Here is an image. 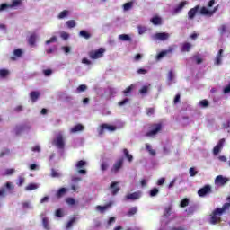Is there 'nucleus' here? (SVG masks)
Masks as SVG:
<instances>
[{
    "mask_svg": "<svg viewBox=\"0 0 230 230\" xmlns=\"http://www.w3.org/2000/svg\"><path fill=\"white\" fill-rule=\"evenodd\" d=\"M124 155L125 157H127L128 161L129 163H132V161H134V156L130 155V153L128 151V149H124Z\"/></svg>",
    "mask_w": 230,
    "mask_h": 230,
    "instance_id": "f704fd0d",
    "label": "nucleus"
},
{
    "mask_svg": "<svg viewBox=\"0 0 230 230\" xmlns=\"http://www.w3.org/2000/svg\"><path fill=\"white\" fill-rule=\"evenodd\" d=\"M28 42L30 46H35V42H37V34H31L28 39Z\"/></svg>",
    "mask_w": 230,
    "mask_h": 230,
    "instance_id": "bb28decb",
    "label": "nucleus"
},
{
    "mask_svg": "<svg viewBox=\"0 0 230 230\" xmlns=\"http://www.w3.org/2000/svg\"><path fill=\"white\" fill-rule=\"evenodd\" d=\"M42 225H43L44 229H46V230L51 229V227L49 226V219L48 217L42 218Z\"/></svg>",
    "mask_w": 230,
    "mask_h": 230,
    "instance_id": "c85d7f7f",
    "label": "nucleus"
},
{
    "mask_svg": "<svg viewBox=\"0 0 230 230\" xmlns=\"http://www.w3.org/2000/svg\"><path fill=\"white\" fill-rule=\"evenodd\" d=\"M119 184V181H113L111 183L109 190H111V195H118V193H119V190H121L119 188V186H118Z\"/></svg>",
    "mask_w": 230,
    "mask_h": 230,
    "instance_id": "ddd939ff",
    "label": "nucleus"
},
{
    "mask_svg": "<svg viewBox=\"0 0 230 230\" xmlns=\"http://www.w3.org/2000/svg\"><path fill=\"white\" fill-rule=\"evenodd\" d=\"M123 163H125V158L123 157L119 158L113 164V166L111 169V173H118V172H119V170L123 168Z\"/></svg>",
    "mask_w": 230,
    "mask_h": 230,
    "instance_id": "423d86ee",
    "label": "nucleus"
},
{
    "mask_svg": "<svg viewBox=\"0 0 230 230\" xmlns=\"http://www.w3.org/2000/svg\"><path fill=\"white\" fill-rule=\"evenodd\" d=\"M116 126L109 125L107 123H103L100 126L99 134L100 136L104 134V130H109V132H114L116 130Z\"/></svg>",
    "mask_w": 230,
    "mask_h": 230,
    "instance_id": "1a4fd4ad",
    "label": "nucleus"
},
{
    "mask_svg": "<svg viewBox=\"0 0 230 230\" xmlns=\"http://www.w3.org/2000/svg\"><path fill=\"white\" fill-rule=\"evenodd\" d=\"M132 89H134V84H131L130 86L127 87L123 91V94H125L126 96H128V94H130V93H132Z\"/></svg>",
    "mask_w": 230,
    "mask_h": 230,
    "instance_id": "a19ab883",
    "label": "nucleus"
},
{
    "mask_svg": "<svg viewBox=\"0 0 230 230\" xmlns=\"http://www.w3.org/2000/svg\"><path fill=\"white\" fill-rule=\"evenodd\" d=\"M190 205V199L188 198L183 199L181 203H180V207L181 208H186L187 206Z\"/></svg>",
    "mask_w": 230,
    "mask_h": 230,
    "instance_id": "4c0bfd02",
    "label": "nucleus"
},
{
    "mask_svg": "<svg viewBox=\"0 0 230 230\" xmlns=\"http://www.w3.org/2000/svg\"><path fill=\"white\" fill-rule=\"evenodd\" d=\"M66 204H68L69 206H75L76 204V201L73 198H67Z\"/></svg>",
    "mask_w": 230,
    "mask_h": 230,
    "instance_id": "de8ad7c7",
    "label": "nucleus"
},
{
    "mask_svg": "<svg viewBox=\"0 0 230 230\" xmlns=\"http://www.w3.org/2000/svg\"><path fill=\"white\" fill-rule=\"evenodd\" d=\"M132 6H134V2H128L123 4V8L125 12H128V10H131Z\"/></svg>",
    "mask_w": 230,
    "mask_h": 230,
    "instance_id": "c9c22d12",
    "label": "nucleus"
},
{
    "mask_svg": "<svg viewBox=\"0 0 230 230\" xmlns=\"http://www.w3.org/2000/svg\"><path fill=\"white\" fill-rule=\"evenodd\" d=\"M27 191H31L33 190H37V185L35 183H30L27 187H25Z\"/></svg>",
    "mask_w": 230,
    "mask_h": 230,
    "instance_id": "c03bdc74",
    "label": "nucleus"
},
{
    "mask_svg": "<svg viewBox=\"0 0 230 230\" xmlns=\"http://www.w3.org/2000/svg\"><path fill=\"white\" fill-rule=\"evenodd\" d=\"M66 193H67V189L66 188H60L57 193H56V197L57 199H62V197H64V195H66Z\"/></svg>",
    "mask_w": 230,
    "mask_h": 230,
    "instance_id": "5701e85b",
    "label": "nucleus"
},
{
    "mask_svg": "<svg viewBox=\"0 0 230 230\" xmlns=\"http://www.w3.org/2000/svg\"><path fill=\"white\" fill-rule=\"evenodd\" d=\"M146 149L151 155H155V150L152 149V146H150V144H146Z\"/></svg>",
    "mask_w": 230,
    "mask_h": 230,
    "instance_id": "ea45409f",
    "label": "nucleus"
},
{
    "mask_svg": "<svg viewBox=\"0 0 230 230\" xmlns=\"http://www.w3.org/2000/svg\"><path fill=\"white\" fill-rule=\"evenodd\" d=\"M224 143H226V138H221L217 145L213 148L214 155H218L220 154L222 148H224Z\"/></svg>",
    "mask_w": 230,
    "mask_h": 230,
    "instance_id": "f8f14e48",
    "label": "nucleus"
},
{
    "mask_svg": "<svg viewBox=\"0 0 230 230\" xmlns=\"http://www.w3.org/2000/svg\"><path fill=\"white\" fill-rule=\"evenodd\" d=\"M151 22L155 24V26H157L159 24H162L163 21L161 20V17L155 16L151 19Z\"/></svg>",
    "mask_w": 230,
    "mask_h": 230,
    "instance_id": "c756f323",
    "label": "nucleus"
},
{
    "mask_svg": "<svg viewBox=\"0 0 230 230\" xmlns=\"http://www.w3.org/2000/svg\"><path fill=\"white\" fill-rule=\"evenodd\" d=\"M8 8H10V4H0V12H4V10H8Z\"/></svg>",
    "mask_w": 230,
    "mask_h": 230,
    "instance_id": "8fccbe9b",
    "label": "nucleus"
},
{
    "mask_svg": "<svg viewBox=\"0 0 230 230\" xmlns=\"http://www.w3.org/2000/svg\"><path fill=\"white\" fill-rule=\"evenodd\" d=\"M13 57L10 58V59L13 61V62H15V60H17V58H21V57H22V55H24V51H22V49H15L13 50Z\"/></svg>",
    "mask_w": 230,
    "mask_h": 230,
    "instance_id": "2eb2a0df",
    "label": "nucleus"
},
{
    "mask_svg": "<svg viewBox=\"0 0 230 230\" xmlns=\"http://www.w3.org/2000/svg\"><path fill=\"white\" fill-rule=\"evenodd\" d=\"M68 15H69V11L64 10L59 13V14L58 15V19H66V17H67Z\"/></svg>",
    "mask_w": 230,
    "mask_h": 230,
    "instance_id": "72a5a7b5",
    "label": "nucleus"
},
{
    "mask_svg": "<svg viewBox=\"0 0 230 230\" xmlns=\"http://www.w3.org/2000/svg\"><path fill=\"white\" fill-rule=\"evenodd\" d=\"M13 187L12 186L11 182H6L2 188H0V197L4 198L6 197V190L12 191Z\"/></svg>",
    "mask_w": 230,
    "mask_h": 230,
    "instance_id": "4468645a",
    "label": "nucleus"
},
{
    "mask_svg": "<svg viewBox=\"0 0 230 230\" xmlns=\"http://www.w3.org/2000/svg\"><path fill=\"white\" fill-rule=\"evenodd\" d=\"M67 28H75L76 26V22L75 20H70L66 22Z\"/></svg>",
    "mask_w": 230,
    "mask_h": 230,
    "instance_id": "37998d69",
    "label": "nucleus"
},
{
    "mask_svg": "<svg viewBox=\"0 0 230 230\" xmlns=\"http://www.w3.org/2000/svg\"><path fill=\"white\" fill-rule=\"evenodd\" d=\"M53 42H57V36L51 37L49 40L46 41V44H51Z\"/></svg>",
    "mask_w": 230,
    "mask_h": 230,
    "instance_id": "774afa93",
    "label": "nucleus"
},
{
    "mask_svg": "<svg viewBox=\"0 0 230 230\" xmlns=\"http://www.w3.org/2000/svg\"><path fill=\"white\" fill-rule=\"evenodd\" d=\"M227 182H229V178L224 177L223 175H218L215 179L216 186H225Z\"/></svg>",
    "mask_w": 230,
    "mask_h": 230,
    "instance_id": "9d476101",
    "label": "nucleus"
},
{
    "mask_svg": "<svg viewBox=\"0 0 230 230\" xmlns=\"http://www.w3.org/2000/svg\"><path fill=\"white\" fill-rule=\"evenodd\" d=\"M189 173H190V177H195V175H197V171H195V168L190 167L189 170Z\"/></svg>",
    "mask_w": 230,
    "mask_h": 230,
    "instance_id": "5fc2aeb1",
    "label": "nucleus"
},
{
    "mask_svg": "<svg viewBox=\"0 0 230 230\" xmlns=\"http://www.w3.org/2000/svg\"><path fill=\"white\" fill-rule=\"evenodd\" d=\"M128 102H130V99L126 98L124 100H122L121 102H119V107H122V105H126V103H128Z\"/></svg>",
    "mask_w": 230,
    "mask_h": 230,
    "instance_id": "338daca9",
    "label": "nucleus"
},
{
    "mask_svg": "<svg viewBox=\"0 0 230 230\" xmlns=\"http://www.w3.org/2000/svg\"><path fill=\"white\" fill-rule=\"evenodd\" d=\"M201 9L202 8H200V5H196L194 8L190 9L188 12V19L190 21H193L197 15V13L200 12Z\"/></svg>",
    "mask_w": 230,
    "mask_h": 230,
    "instance_id": "9b49d317",
    "label": "nucleus"
},
{
    "mask_svg": "<svg viewBox=\"0 0 230 230\" xmlns=\"http://www.w3.org/2000/svg\"><path fill=\"white\" fill-rule=\"evenodd\" d=\"M119 40H122V42H131L132 38L128 34H120L119 35Z\"/></svg>",
    "mask_w": 230,
    "mask_h": 230,
    "instance_id": "a878e982",
    "label": "nucleus"
},
{
    "mask_svg": "<svg viewBox=\"0 0 230 230\" xmlns=\"http://www.w3.org/2000/svg\"><path fill=\"white\" fill-rule=\"evenodd\" d=\"M158 194H159V189L157 188H153L149 192L150 197H156V195Z\"/></svg>",
    "mask_w": 230,
    "mask_h": 230,
    "instance_id": "79ce46f5",
    "label": "nucleus"
},
{
    "mask_svg": "<svg viewBox=\"0 0 230 230\" xmlns=\"http://www.w3.org/2000/svg\"><path fill=\"white\" fill-rule=\"evenodd\" d=\"M43 75L45 76H51V75H53V70L52 69H46L43 70Z\"/></svg>",
    "mask_w": 230,
    "mask_h": 230,
    "instance_id": "864d4df0",
    "label": "nucleus"
},
{
    "mask_svg": "<svg viewBox=\"0 0 230 230\" xmlns=\"http://www.w3.org/2000/svg\"><path fill=\"white\" fill-rule=\"evenodd\" d=\"M40 96V93H39L37 91H32L30 93V98H31L32 103H35V102H37L39 100Z\"/></svg>",
    "mask_w": 230,
    "mask_h": 230,
    "instance_id": "412c9836",
    "label": "nucleus"
},
{
    "mask_svg": "<svg viewBox=\"0 0 230 230\" xmlns=\"http://www.w3.org/2000/svg\"><path fill=\"white\" fill-rule=\"evenodd\" d=\"M173 51H175V46H171V47L168 48V49L161 51L157 55V59L161 60V58H163L164 57H166V55H168L170 53H173Z\"/></svg>",
    "mask_w": 230,
    "mask_h": 230,
    "instance_id": "dca6fc26",
    "label": "nucleus"
},
{
    "mask_svg": "<svg viewBox=\"0 0 230 230\" xmlns=\"http://www.w3.org/2000/svg\"><path fill=\"white\" fill-rule=\"evenodd\" d=\"M56 217H58V218H62V217H64V213L62 212V209L56 210Z\"/></svg>",
    "mask_w": 230,
    "mask_h": 230,
    "instance_id": "052dcab7",
    "label": "nucleus"
},
{
    "mask_svg": "<svg viewBox=\"0 0 230 230\" xmlns=\"http://www.w3.org/2000/svg\"><path fill=\"white\" fill-rule=\"evenodd\" d=\"M79 37H82L83 39H85L86 40H89L91 39L92 35L89 31L85 30H82L79 32Z\"/></svg>",
    "mask_w": 230,
    "mask_h": 230,
    "instance_id": "b1692460",
    "label": "nucleus"
},
{
    "mask_svg": "<svg viewBox=\"0 0 230 230\" xmlns=\"http://www.w3.org/2000/svg\"><path fill=\"white\" fill-rule=\"evenodd\" d=\"M84 130V125L77 124L74 128H71V132L75 134V132H82Z\"/></svg>",
    "mask_w": 230,
    "mask_h": 230,
    "instance_id": "cd10ccee",
    "label": "nucleus"
},
{
    "mask_svg": "<svg viewBox=\"0 0 230 230\" xmlns=\"http://www.w3.org/2000/svg\"><path fill=\"white\" fill-rule=\"evenodd\" d=\"M84 91H87V85L81 84L77 87V93H84Z\"/></svg>",
    "mask_w": 230,
    "mask_h": 230,
    "instance_id": "49530a36",
    "label": "nucleus"
},
{
    "mask_svg": "<svg viewBox=\"0 0 230 230\" xmlns=\"http://www.w3.org/2000/svg\"><path fill=\"white\" fill-rule=\"evenodd\" d=\"M141 197V192H133L126 195L125 200H137Z\"/></svg>",
    "mask_w": 230,
    "mask_h": 230,
    "instance_id": "f3484780",
    "label": "nucleus"
},
{
    "mask_svg": "<svg viewBox=\"0 0 230 230\" xmlns=\"http://www.w3.org/2000/svg\"><path fill=\"white\" fill-rule=\"evenodd\" d=\"M228 203H225L221 208H216L210 217V224L216 225L220 224L222 222V215L227 211L230 208V196L227 198Z\"/></svg>",
    "mask_w": 230,
    "mask_h": 230,
    "instance_id": "f257e3e1",
    "label": "nucleus"
},
{
    "mask_svg": "<svg viewBox=\"0 0 230 230\" xmlns=\"http://www.w3.org/2000/svg\"><path fill=\"white\" fill-rule=\"evenodd\" d=\"M154 112H155V110L154 108H147L146 109L147 116H152V114H154Z\"/></svg>",
    "mask_w": 230,
    "mask_h": 230,
    "instance_id": "680f3d73",
    "label": "nucleus"
},
{
    "mask_svg": "<svg viewBox=\"0 0 230 230\" xmlns=\"http://www.w3.org/2000/svg\"><path fill=\"white\" fill-rule=\"evenodd\" d=\"M173 78H174L173 71L170 70L169 73H168V80H169V82H172Z\"/></svg>",
    "mask_w": 230,
    "mask_h": 230,
    "instance_id": "69168bd1",
    "label": "nucleus"
},
{
    "mask_svg": "<svg viewBox=\"0 0 230 230\" xmlns=\"http://www.w3.org/2000/svg\"><path fill=\"white\" fill-rule=\"evenodd\" d=\"M53 145L57 146L59 150H64L66 146V142L64 141V136L62 134H58L57 137L53 140Z\"/></svg>",
    "mask_w": 230,
    "mask_h": 230,
    "instance_id": "39448f33",
    "label": "nucleus"
},
{
    "mask_svg": "<svg viewBox=\"0 0 230 230\" xmlns=\"http://www.w3.org/2000/svg\"><path fill=\"white\" fill-rule=\"evenodd\" d=\"M199 105H201V107H209V102H208V100L204 99V100L200 101Z\"/></svg>",
    "mask_w": 230,
    "mask_h": 230,
    "instance_id": "603ef678",
    "label": "nucleus"
},
{
    "mask_svg": "<svg viewBox=\"0 0 230 230\" xmlns=\"http://www.w3.org/2000/svg\"><path fill=\"white\" fill-rule=\"evenodd\" d=\"M223 93L225 94H229V93H230V82L226 86H225V88L223 89Z\"/></svg>",
    "mask_w": 230,
    "mask_h": 230,
    "instance_id": "13d9d810",
    "label": "nucleus"
},
{
    "mask_svg": "<svg viewBox=\"0 0 230 230\" xmlns=\"http://www.w3.org/2000/svg\"><path fill=\"white\" fill-rule=\"evenodd\" d=\"M104 54H105V49L104 48H100L96 50H92L88 53L89 58L92 60H98V58H102Z\"/></svg>",
    "mask_w": 230,
    "mask_h": 230,
    "instance_id": "7ed1b4c3",
    "label": "nucleus"
},
{
    "mask_svg": "<svg viewBox=\"0 0 230 230\" xmlns=\"http://www.w3.org/2000/svg\"><path fill=\"white\" fill-rule=\"evenodd\" d=\"M218 11V5L215 6L213 10L208 9V7L203 6L201 7L199 13L200 15H205L206 17H213L215 13Z\"/></svg>",
    "mask_w": 230,
    "mask_h": 230,
    "instance_id": "20e7f679",
    "label": "nucleus"
},
{
    "mask_svg": "<svg viewBox=\"0 0 230 230\" xmlns=\"http://www.w3.org/2000/svg\"><path fill=\"white\" fill-rule=\"evenodd\" d=\"M145 31H146V27L138 26V33H139V35H143V33H145Z\"/></svg>",
    "mask_w": 230,
    "mask_h": 230,
    "instance_id": "e2e57ef3",
    "label": "nucleus"
},
{
    "mask_svg": "<svg viewBox=\"0 0 230 230\" xmlns=\"http://www.w3.org/2000/svg\"><path fill=\"white\" fill-rule=\"evenodd\" d=\"M137 213V207H132L127 213V217H134Z\"/></svg>",
    "mask_w": 230,
    "mask_h": 230,
    "instance_id": "7c9ffc66",
    "label": "nucleus"
},
{
    "mask_svg": "<svg viewBox=\"0 0 230 230\" xmlns=\"http://www.w3.org/2000/svg\"><path fill=\"white\" fill-rule=\"evenodd\" d=\"M186 4H188V2L186 1L181 2L178 4V6L174 8V13H179V12H181L184 8V6H186Z\"/></svg>",
    "mask_w": 230,
    "mask_h": 230,
    "instance_id": "393cba45",
    "label": "nucleus"
},
{
    "mask_svg": "<svg viewBox=\"0 0 230 230\" xmlns=\"http://www.w3.org/2000/svg\"><path fill=\"white\" fill-rule=\"evenodd\" d=\"M149 130L146 133V137H152L154 136H157L161 130H163V124L162 123H152L148 125Z\"/></svg>",
    "mask_w": 230,
    "mask_h": 230,
    "instance_id": "f03ea898",
    "label": "nucleus"
},
{
    "mask_svg": "<svg viewBox=\"0 0 230 230\" xmlns=\"http://www.w3.org/2000/svg\"><path fill=\"white\" fill-rule=\"evenodd\" d=\"M10 75V71L6 69H0V78H6Z\"/></svg>",
    "mask_w": 230,
    "mask_h": 230,
    "instance_id": "58836bf2",
    "label": "nucleus"
},
{
    "mask_svg": "<svg viewBox=\"0 0 230 230\" xmlns=\"http://www.w3.org/2000/svg\"><path fill=\"white\" fill-rule=\"evenodd\" d=\"M155 39L157 40H168V39H170V34L166 32H158L155 34Z\"/></svg>",
    "mask_w": 230,
    "mask_h": 230,
    "instance_id": "a211bd4d",
    "label": "nucleus"
},
{
    "mask_svg": "<svg viewBox=\"0 0 230 230\" xmlns=\"http://www.w3.org/2000/svg\"><path fill=\"white\" fill-rule=\"evenodd\" d=\"M212 191L211 185L207 184L198 190V195L199 197H206V195H209Z\"/></svg>",
    "mask_w": 230,
    "mask_h": 230,
    "instance_id": "6e6552de",
    "label": "nucleus"
},
{
    "mask_svg": "<svg viewBox=\"0 0 230 230\" xmlns=\"http://www.w3.org/2000/svg\"><path fill=\"white\" fill-rule=\"evenodd\" d=\"M24 181H25L24 177L20 176L18 178L17 186H22V184H24Z\"/></svg>",
    "mask_w": 230,
    "mask_h": 230,
    "instance_id": "bf43d9fd",
    "label": "nucleus"
},
{
    "mask_svg": "<svg viewBox=\"0 0 230 230\" xmlns=\"http://www.w3.org/2000/svg\"><path fill=\"white\" fill-rule=\"evenodd\" d=\"M140 94H146V93H148V86H143L140 90H139Z\"/></svg>",
    "mask_w": 230,
    "mask_h": 230,
    "instance_id": "6e6d98bb",
    "label": "nucleus"
},
{
    "mask_svg": "<svg viewBox=\"0 0 230 230\" xmlns=\"http://www.w3.org/2000/svg\"><path fill=\"white\" fill-rule=\"evenodd\" d=\"M220 35H225V33H227L229 30L227 29V25L223 24L218 29Z\"/></svg>",
    "mask_w": 230,
    "mask_h": 230,
    "instance_id": "473e14b6",
    "label": "nucleus"
},
{
    "mask_svg": "<svg viewBox=\"0 0 230 230\" xmlns=\"http://www.w3.org/2000/svg\"><path fill=\"white\" fill-rule=\"evenodd\" d=\"M21 0H13L12 4H9L10 8H17V6H21Z\"/></svg>",
    "mask_w": 230,
    "mask_h": 230,
    "instance_id": "e433bc0d",
    "label": "nucleus"
},
{
    "mask_svg": "<svg viewBox=\"0 0 230 230\" xmlns=\"http://www.w3.org/2000/svg\"><path fill=\"white\" fill-rule=\"evenodd\" d=\"M191 47H192L191 43H190V42H184V43H182V45H181V51L182 53H188V52L190 51Z\"/></svg>",
    "mask_w": 230,
    "mask_h": 230,
    "instance_id": "aec40b11",
    "label": "nucleus"
},
{
    "mask_svg": "<svg viewBox=\"0 0 230 230\" xmlns=\"http://www.w3.org/2000/svg\"><path fill=\"white\" fill-rule=\"evenodd\" d=\"M108 168H109V164H107V162H102L101 164V170H102V172L107 171Z\"/></svg>",
    "mask_w": 230,
    "mask_h": 230,
    "instance_id": "09e8293b",
    "label": "nucleus"
},
{
    "mask_svg": "<svg viewBox=\"0 0 230 230\" xmlns=\"http://www.w3.org/2000/svg\"><path fill=\"white\" fill-rule=\"evenodd\" d=\"M51 177L58 178V177H60V173L58 172H57L55 169H51Z\"/></svg>",
    "mask_w": 230,
    "mask_h": 230,
    "instance_id": "3c124183",
    "label": "nucleus"
},
{
    "mask_svg": "<svg viewBox=\"0 0 230 230\" xmlns=\"http://www.w3.org/2000/svg\"><path fill=\"white\" fill-rule=\"evenodd\" d=\"M22 208L23 209H31V205L30 204V202L26 201L22 203Z\"/></svg>",
    "mask_w": 230,
    "mask_h": 230,
    "instance_id": "4d7b16f0",
    "label": "nucleus"
},
{
    "mask_svg": "<svg viewBox=\"0 0 230 230\" xmlns=\"http://www.w3.org/2000/svg\"><path fill=\"white\" fill-rule=\"evenodd\" d=\"M109 208H111V204H108L106 206H100V205H98L96 207V210L100 211L101 213H103L104 211H107V209H109Z\"/></svg>",
    "mask_w": 230,
    "mask_h": 230,
    "instance_id": "2f4dec72",
    "label": "nucleus"
},
{
    "mask_svg": "<svg viewBox=\"0 0 230 230\" xmlns=\"http://www.w3.org/2000/svg\"><path fill=\"white\" fill-rule=\"evenodd\" d=\"M173 209V206L172 205H169L167 207L164 208V217L165 218H168V217H170V215H172V211Z\"/></svg>",
    "mask_w": 230,
    "mask_h": 230,
    "instance_id": "4be33fe9",
    "label": "nucleus"
},
{
    "mask_svg": "<svg viewBox=\"0 0 230 230\" xmlns=\"http://www.w3.org/2000/svg\"><path fill=\"white\" fill-rule=\"evenodd\" d=\"M87 166V162L84 160H80L76 163L75 168L78 170L77 172L80 175H86L87 174V170L84 169Z\"/></svg>",
    "mask_w": 230,
    "mask_h": 230,
    "instance_id": "0eeeda50",
    "label": "nucleus"
},
{
    "mask_svg": "<svg viewBox=\"0 0 230 230\" xmlns=\"http://www.w3.org/2000/svg\"><path fill=\"white\" fill-rule=\"evenodd\" d=\"M13 173H15V169H7L5 170L4 175H13Z\"/></svg>",
    "mask_w": 230,
    "mask_h": 230,
    "instance_id": "0e129e2a",
    "label": "nucleus"
},
{
    "mask_svg": "<svg viewBox=\"0 0 230 230\" xmlns=\"http://www.w3.org/2000/svg\"><path fill=\"white\" fill-rule=\"evenodd\" d=\"M76 222V217H73L70 219L66 224V229H70V227H73V224Z\"/></svg>",
    "mask_w": 230,
    "mask_h": 230,
    "instance_id": "a18cd8bd",
    "label": "nucleus"
},
{
    "mask_svg": "<svg viewBox=\"0 0 230 230\" xmlns=\"http://www.w3.org/2000/svg\"><path fill=\"white\" fill-rule=\"evenodd\" d=\"M223 55L224 49H220L215 58L216 66H220V64H222V58L224 57Z\"/></svg>",
    "mask_w": 230,
    "mask_h": 230,
    "instance_id": "6ab92c4d",
    "label": "nucleus"
}]
</instances>
